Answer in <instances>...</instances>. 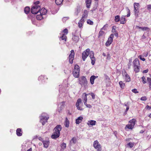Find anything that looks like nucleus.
I'll list each match as a JSON object with an SVG mask.
<instances>
[{
    "label": "nucleus",
    "instance_id": "nucleus-1",
    "mask_svg": "<svg viewBox=\"0 0 151 151\" xmlns=\"http://www.w3.org/2000/svg\"><path fill=\"white\" fill-rule=\"evenodd\" d=\"M61 129L62 127L60 125H57L54 129L55 132H53L51 136V137L54 139H56L58 138L60 136V131H61Z\"/></svg>",
    "mask_w": 151,
    "mask_h": 151
},
{
    "label": "nucleus",
    "instance_id": "nucleus-2",
    "mask_svg": "<svg viewBox=\"0 0 151 151\" xmlns=\"http://www.w3.org/2000/svg\"><path fill=\"white\" fill-rule=\"evenodd\" d=\"M78 35L79 33L77 30H75L74 32L73 33L72 40L74 43H77L79 41L80 38L78 36Z\"/></svg>",
    "mask_w": 151,
    "mask_h": 151
},
{
    "label": "nucleus",
    "instance_id": "nucleus-3",
    "mask_svg": "<svg viewBox=\"0 0 151 151\" xmlns=\"http://www.w3.org/2000/svg\"><path fill=\"white\" fill-rule=\"evenodd\" d=\"M40 6L39 5H35L32 7L31 9V13L33 14H36L39 12Z\"/></svg>",
    "mask_w": 151,
    "mask_h": 151
},
{
    "label": "nucleus",
    "instance_id": "nucleus-4",
    "mask_svg": "<svg viewBox=\"0 0 151 151\" xmlns=\"http://www.w3.org/2000/svg\"><path fill=\"white\" fill-rule=\"evenodd\" d=\"M87 81L84 76H82L79 78V83L81 85H83L85 86L87 84Z\"/></svg>",
    "mask_w": 151,
    "mask_h": 151
},
{
    "label": "nucleus",
    "instance_id": "nucleus-5",
    "mask_svg": "<svg viewBox=\"0 0 151 151\" xmlns=\"http://www.w3.org/2000/svg\"><path fill=\"white\" fill-rule=\"evenodd\" d=\"M135 122L136 120L134 119L130 120L129 122L130 124L127 125L125 128H127L129 129H132L135 125Z\"/></svg>",
    "mask_w": 151,
    "mask_h": 151
},
{
    "label": "nucleus",
    "instance_id": "nucleus-6",
    "mask_svg": "<svg viewBox=\"0 0 151 151\" xmlns=\"http://www.w3.org/2000/svg\"><path fill=\"white\" fill-rule=\"evenodd\" d=\"M93 146L94 148L96 149L98 151H101V146L97 140H96L94 141Z\"/></svg>",
    "mask_w": 151,
    "mask_h": 151
},
{
    "label": "nucleus",
    "instance_id": "nucleus-7",
    "mask_svg": "<svg viewBox=\"0 0 151 151\" xmlns=\"http://www.w3.org/2000/svg\"><path fill=\"white\" fill-rule=\"evenodd\" d=\"M114 37V34H111L110 37H109L108 40L105 44V45L107 47L109 46L112 43L113 40V38Z\"/></svg>",
    "mask_w": 151,
    "mask_h": 151
},
{
    "label": "nucleus",
    "instance_id": "nucleus-8",
    "mask_svg": "<svg viewBox=\"0 0 151 151\" xmlns=\"http://www.w3.org/2000/svg\"><path fill=\"white\" fill-rule=\"evenodd\" d=\"M71 53L69 55V63L72 64L73 62V60L74 59L75 53L73 50H71L70 51Z\"/></svg>",
    "mask_w": 151,
    "mask_h": 151
},
{
    "label": "nucleus",
    "instance_id": "nucleus-9",
    "mask_svg": "<svg viewBox=\"0 0 151 151\" xmlns=\"http://www.w3.org/2000/svg\"><path fill=\"white\" fill-rule=\"evenodd\" d=\"M89 55H90L89 57L91 59V64L93 65H94L95 61V58L94 56L93 52V51H91L89 52Z\"/></svg>",
    "mask_w": 151,
    "mask_h": 151
},
{
    "label": "nucleus",
    "instance_id": "nucleus-10",
    "mask_svg": "<svg viewBox=\"0 0 151 151\" xmlns=\"http://www.w3.org/2000/svg\"><path fill=\"white\" fill-rule=\"evenodd\" d=\"M122 75L124 79L127 81L129 82L130 81V77L126 71H125L123 72L122 73Z\"/></svg>",
    "mask_w": 151,
    "mask_h": 151
},
{
    "label": "nucleus",
    "instance_id": "nucleus-11",
    "mask_svg": "<svg viewBox=\"0 0 151 151\" xmlns=\"http://www.w3.org/2000/svg\"><path fill=\"white\" fill-rule=\"evenodd\" d=\"M79 72L80 71H79V70H74L73 72V76L75 78H78L79 76Z\"/></svg>",
    "mask_w": 151,
    "mask_h": 151
},
{
    "label": "nucleus",
    "instance_id": "nucleus-12",
    "mask_svg": "<svg viewBox=\"0 0 151 151\" xmlns=\"http://www.w3.org/2000/svg\"><path fill=\"white\" fill-rule=\"evenodd\" d=\"M134 66H139V61L138 59L136 58L133 62Z\"/></svg>",
    "mask_w": 151,
    "mask_h": 151
},
{
    "label": "nucleus",
    "instance_id": "nucleus-13",
    "mask_svg": "<svg viewBox=\"0 0 151 151\" xmlns=\"http://www.w3.org/2000/svg\"><path fill=\"white\" fill-rule=\"evenodd\" d=\"M134 14L136 17H138L139 15L138 13L139 12V8L134 7Z\"/></svg>",
    "mask_w": 151,
    "mask_h": 151
},
{
    "label": "nucleus",
    "instance_id": "nucleus-14",
    "mask_svg": "<svg viewBox=\"0 0 151 151\" xmlns=\"http://www.w3.org/2000/svg\"><path fill=\"white\" fill-rule=\"evenodd\" d=\"M81 9L79 6H77L75 9L74 14L76 16H77L79 13L80 12Z\"/></svg>",
    "mask_w": 151,
    "mask_h": 151
},
{
    "label": "nucleus",
    "instance_id": "nucleus-15",
    "mask_svg": "<svg viewBox=\"0 0 151 151\" xmlns=\"http://www.w3.org/2000/svg\"><path fill=\"white\" fill-rule=\"evenodd\" d=\"M47 10L45 8H43L41 9H40L39 10L40 13L43 15H45L47 12Z\"/></svg>",
    "mask_w": 151,
    "mask_h": 151
},
{
    "label": "nucleus",
    "instance_id": "nucleus-16",
    "mask_svg": "<svg viewBox=\"0 0 151 151\" xmlns=\"http://www.w3.org/2000/svg\"><path fill=\"white\" fill-rule=\"evenodd\" d=\"M44 147L45 148H47L49 146V142L48 141H42V142Z\"/></svg>",
    "mask_w": 151,
    "mask_h": 151
},
{
    "label": "nucleus",
    "instance_id": "nucleus-17",
    "mask_svg": "<svg viewBox=\"0 0 151 151\" xmlns=\"http://www.w3.org/2000/svg\"><path fill=\"white\" fill-rule=\"evenodd\" d=\"M89 54L88 53H86L85 52H83L82 54V58L83 61L85 60L86 59L88 56Z\"/></svg>",
    "mask_w": 151,
    "mask_h": 151
},
{
    "label": "nucleus",
    "instance_id": "nucleus-18",
    "mask_svg": "<svg viewBox=\"0 0 151 151\" xmlns=\"http://www.w3.org/2000/svg\"><path fill=\"white\" fill-rule=\"evenodd\" d=\"M40 119H48L49 118V117L48 116H46V114L45 113L42 114L41 116H40Z\"/></svg>",
    "mask_w": 151,
    "mask_h": 151
},
{
    "label": "nucleus",
    "instance_id": "nucleus-19",
    "mask_svg": "<svg viewBox=\"0 0 151 151\" xmlns=\"http://www.w3.org/2000/svg\"><path fill=\"white\" fill-rule=\"evenodd\" d=\"M16 134L18 136H21L22 135V130L20 128H18L16 130Z\"/></svg>",
    "mask_w": 151,
    "mask_h": 151
},
{
    "label": "nucleus",
    "instance_id": "nucleus-20",
    "mask_svg": "<svg viewBox=\"0 0 151 151\" xmlns=\"http://www.w3.org/2000/svg\"><path fill=\"white\" fill-rule=\"evenodd\" d=\"M96 122L94 120H90L88 122L87 124L88 125H91L93 126L95 125Z\"/></svg>",
    "mask_w": 151,
    "mask_h": 151
},
{
    "label": "nucleus",
    "instance_id": "nucleus-21",
    "mask_svg": "<svg viewBox=\"0 0 151 151\" xmlns=\"http://www.w3.org/2000/svg\"><path fill=\"white\" fill-rule=\"evenodd\" d=\"M83 117L82 116L78 117L76 120V123L77 124H79L82 121Z\"/></svg>",
    "mask_w": 151,
    "mask_h": 151
},
{
    "label": "nucleus",
    "instance_id": "nucleus-22",
    "mask_svg": "<svg viewBox=\"0 0 151 151\" xmlns=\"http://www.w3.org/2000/svg\"><path fill=\"white\" fill-rule=\"evenodd\" d=\"M61 148L60 150V151H63L66 148V144L64 143H62L60 145Z\"/></svg>",
    "mask_w": 151,
    "mask_h": 151
},
{
    "label": "nucleus",
    "instance_id": "nucleus-23",
    "mask_svg": "<svg viewBox=\"0 0 151 151\" xmlns=\"http://www.w3.org/2000/svg\"><path fill=\"white\" fill-rule=\"evenodd\" d=\"M95 76L93 75L91 76L90 78V82H91V84L92 85L94 83V81L95 79Z\"/></svg>",
    "mask_w": 151,
    "mask_h": 151
},
{
    "label": "nucleus",
    "instance_id": "nucleus-24",
    "mask_svg": "<svg viewBox=\"0 0 151 151\" xmlns=\"http://www.w3.org/2000/svg\"><path fill=\"white\" fill-rule=\"evenodd\" d=\"M88 95V94H86L85 93H83L82 96V98H83V101H87V96Z\"/></svg>",
    "mask_w": 151,
    "mask_h": 151
},
{
    "label": "nucleus",
    "instance_id": "nucleus-25",
    "mask_svg": "<svg viewBox=\"0 0 151 151\" xmlns=\"http://www.w3.org/2000/svg\"><path fill=\"white\" fill-rule=\"evenodd\" d=\"M126 22L125 18V16H122L120 20V23L121 24H124Z\"/></svg>",
    "mask_w": 151,
    "mask_h": 151
},
{
    "label": "nucleus",
    "instance_id": "nucleus-26",
    "mask_svg": "<svg viewBox=\"0 0 151 151\" xmlns=\"http://www.w3.org/2000/svg\"><path fill=\"white\" fill-rule=\"evenodd\" d=\"M91 0H86V7L87 8H89L91 3Z\"/></svg>",
    "mask_w": 151,
    "mask_h": 151
},
{
    "label": "nucleus",
    "instance_id": "nucleus-27",
    "mask_svg": "<svg viewBox=\"0 0 151 151\" xmlns=\"http://www.w3.org/2000/svg\"><path fill=\"white\" fill-rule=\"evenodd\" d=\"M134 70L136 73H138L139 71V66H134Z\"/></svg>",
    "mask_w": 151,
    "mask_h": 151
},
{
    "label": "nucleus",
    "instance_id": "nucleus-28",
    "mask_svg": "<svg viewBox=\"0 0 151 151\" xmlns=\"http://www.w3.org/2000/svg\"><path fill=\"white\" fill-rule=\"evenodd\" d=\"M88 16V12L87 10H85L83 14L82 15L83 17L86 18Z\"/></svg>",
    "mask_w": 151,
    "mask_h": 151
},
{
    "label": "nucleus",
    "instance_id": "nucleus-29",
    "mask_svg": "<svg viewBox=\"0 0 151 151\" xmlns=\"http://www.w3.org/2000/svg\"><path fill=\"white\" fill-rule=\"evenodd\" d=\"M134 142H129L127 144V145L128 147H129L130 148H132L134 146Z\"/></svg>",
    "mask_w": 151,
    "mask_h": 151
},
{
    "label": "nucleus",
    "instance_id": "nucleus-30",
    "mask_svg": "<svg viewBox=\"0 0 151 151\" xmlns=\"http://www.w3.org/2000/svg\"><path fill=\"white\" fill-rule=\"evenodd\" d=\"M30 8L28 6H27L24 8V11L26 14H28L29 12Z\"/></svg>",
    "mask_w": 151,
    "mask_h": 151
},
{
    "label": "nucleus",
    "instance_id": "nucleus-31",
    "mask_svg": "<svg viewBox=\"0 0 151 151\" xmlns=\"http://www.w3.org/2000/svg\"><path fill=\"white\" fill-rule=\"evenodd\" d=\"M43 15V14H40L37 15L36 17V18L38 20H41L43 18L42 17Z\"/></svg>",
    "mask_w": 151,
    "mask_h": 151
},
{
    "label": "nucleus",
    "instance_id": "nucleus-32",
    "mask_svg": "<svg viewBox=\"0 0 151 151\" xmlns=\"http://www.w3.org/2000/svg\"><path fill=\"white\" fill-rule=\"evenodd\" d=\"M63 0H55V3L58 5H60L62 3Z\"/></svg>",
    "mask_w": 151,
    "mask_h": 151
},
{
    "label": "nucleus",
    "instance_id": "nucleus-33",
    "mask_svg": "<svg viewBox=\"0 0 151 151\" xmlns=\"http://www.w3.org/2000/svg\"><path fill=\"white\" fill-rule=\"evenodd\" d=\"M77 142L76 138L75 137H73L70 140V142L71 143H73L74 144L76 143Z\"/></svg>",
    "mask_w": 151,
    "mask_h": 151
},
{
    "label": "nucleus",
    "instance_id": "nucleus-34",
    "mask_svg": "<svg viewBox=\"0 0 151 151\" xmlns=\"http://www.w3.org/2000/svg\"><path fill=\"white\" fill-rule=\"evenodd\" d=\"M69 122L68 119L66 118L65 122V126L66 127H68L69 126Z\"/></svg>",
    "mask_w": 151,
    "mask_h": 151
},
{
    "label": "nucleus",
    "instance_id": "nucleus-35",
    "mask_svg": "<svg viewBox=\"0 0 151 151\" xmlns=\"http://www.w3.org/2000/svg\"><path fill=\"white\" fill-rule=\"evenodd\" d=\"M60 38H61L63 40H64L65 41H66V36L64 34H63L61 37H60Z\"/></svg>",
    "mask_w": 151,
    "mask_h": 151
},
{
    "label": "nucleus",
    "instance_id": "nucleus-36",
    "mask_svg": "<svg viewBox=\"0 0 151 151\" xmlns=\"http://www.w3.org/2000/svg\"><path fill=\"white\" fill-rule=\"evenodd\" d=\"M82 100L81 99L79 98L78 99L76 103V106H78V105H79V104L81 102Z\"/></svg>",
    "mask_w": 151,
    "mask_h": 151
},
{
    "label": "nucleus",
    "instance_id": "nucleus-37",
    "mask_svg": "<svg viewBox=\"0 0 151 151\" xmlns=\"http://www.w3.org/2000/svg\"><path fill=\"white\" fill-rule=\"evenodd\" d=\"M119 84L120 85V87L122 88H124V87L125 86V84L124 83H123L122 81H120L119 83Z\"/></svg>",
    "mask_w": 151,
    "mask_h": 151
},
{
    "label": "nucleus",
    "instance_id": "nucleus-38",
    "mask_svg": "<svg viewBox=\"0 0 151 151\" xmlns=\"http://www.w3.org/2000/svg\"><path fill=\"white\" fill-rule=\"evenodd\" d=\"M120 16L119 15L116 16L115 17V21L116 22H118L120 21Z\"/></svg>",
    "mask_w": 151,
    "mask_h": 151
},
{
    "label": "nucleus",
    "instance_id": "nucleus-39",
    "mask_svg": "<svg viewBox=\"0 0 151 151\" xmlns=\"http://www.w3.org/2000/svg\"><path fill=\"white\" fill-rule=\"evenodd\" d=\"M48 119H40V122L42 123V124L43 125L44 124L47 122Z\"/></svg>",
    "mask_w": 151,
    "mask_h": 151
},
{
    "label": "nucleus",
    "instance_id": "nucleus-40",
    "mask_svg": "<svg viewBox=\"0 0 151 151\" xmlns=\"http://www.w3.org/2000/svg\"><path fill=\"white\" fill-rule=\"evenodd\" d=\"M104 34V31L100 30L99 33L98 37H100L103 36Z\"/></svg>",
    "mask_w": 151,
    "mask_h": 151
},
{
    "label": "nucleus",
    "instance_id": "nucleus-41",
    "mask_svg": "<svg viewBox=\"0 0 151 151\" xmlns=\"http://www.w3.org/2000/svg\"><path fill=\"white\" fill-rule=\"evenodd\" d=\"M74 70H79L80 71V68L79 66L78 65H76L74 66Z\"/></svg>",
    "mask_w": 151,
    "mask_h": 151
},
{
    "label": "nucleus",
    "instance_id": "nucleus-42",
    "mask_svg": "<svg viewBox=\"0 0 151 151\" xmlns=\"http://www.w3.org/2000/svg\"><path fill=\"white\" fill-rule=\"evenodd\" d=\"M141 29L143 31L145 30L148 32H149L150 30V29L147 27H142Z\"/></svg>",
    "mask_w": 151,
    "mask_h": 151
},
{
    "label": "nucleus",
    "instance_id": "nucleus-43",
    "mask_svg": "<svg viewBox=\"0 0 151 151\" xmlns=\"http://www.w3.org/2000/svg\"><path fill=\"white\" fill-rule=\"evenodd\" d=\"M134 7L139 8V3H134Z\"/></svg>",
    "mask_w": 151,
    "mask_h": 151
},
{
    "label": "nucleus",
    "instance_id": "nucleus-44",
    "mask_svg": "<svg viewBox=\"0 0 151 151\" xmlns=\"http://www.w3.org/2000/svg\"><path fill=\"white\" fill-rule=\"evenodd\" d=\"M89 95H90L91 96H92V99H95V94L93 93H88Z\"/></svg>",
    "mask_w": 151,
    "mask_h": 151
},
{
    "label": "nucleus",
    "instance_id": "nucleus-45",
    "mask_svg": "<svg viewBox=\"0 0 151 151\" xmlns=\"http://www.w3.org/2000/svg\"><path fill=\"white\" fill-rule=\"evenodd\" d=\"M87 23L90 25H93V22L90 19H88L87 20Z\"/></svg>",
    "mask_w": 151,
    "mask_h": 151
},
{
    "label": "nucleus",
    "instance_id": "nucleus-46",
    "mask_svg": "<svg viewBox=\"0 0 151 151\" xmlns=\"http://www.w3.org/2000/svg\"><path fill=\"white\" fill-rule=\"evenodd\" d=\"M147 9L149 12L151 11V4H149L147 5Z\"/></svg>",
    "mask_w": 151,
    "mask_h": 151
},
{
    "label": "nucleus",
    "instance_id": "nucleus-47",
    "mask_svg": "<svg viewBox=\"0 0 151 151\" xmlns=\"http://www.w3.org/2000/svg\"><path fill=\"white\" fill-rule=\"evenodd\" d=\"M142 81L144 84H145L146 83V81H145V76H142Z\"/></svg>",
    "mask_w": 151,
    "mask_h": 151
},
{
    "label": "nucleus",
    "instance_id": "nucleus-48",
    "mask_svg": "<svg viewBox=\"0 0 151 151\" xmlns=\"http://www.w3.org/2000/svg\"><path fill=\"white\" fill-rule=\"evenodd\" d=\"M141 100L142 101H146L147 99V97L145 96L142 97L141 98Z\"/></svg>",
    "mask_w": 151,
    "mask_h": 151
},
{
    "label": "nucleus",
    "instance_id": "nucleus-49",
    "mask_svg": "<svg viewBox=\"0 0 151 151\" xmlns=\"http://www.w3.org/2000/svg\"><path fill=\"white\" fill-rule=\"evenodd\" d=\"M83 23L82 22H79L78 23V27L80 28H81L83 25Z\"/></svg>",
    "mask_w": 151,
    "mask_h": 151
},
{
    "label": "nucleus",
    "instance_id": "nucleus-50",
    "mask_svg": "<svg viewBox=\"0 0 151 151\" xmlns=\"http://www.w3.org/2000/svg\"><path fill=\"white\" fill-rule=\"evenodd\" d=\"M76 107L77 108V109L80 110H83V109L79 105H78V106H76Z\"/></svg>",
    "mask_w": 151,
    "mask_h": 151
},
{
    "label": "nucleus",
    "instance_id": "nucleus-51",
    "mask_svg": "<svg viewBox=\"0 0 151 151\" xmlns=\"http://www.w3.org/2000/svg\"><path fill=\"white\" fill-rule=\"evenodd\" d=\"M63 32L66 34H67L68 33V29L67 28L64 29L63 30Z\"/></svg>",
    "mask_w": 151,
    "mask_h": 151
},
{
    "label": "nucleus",
    "instance_id": "nucleus-52",
    "mask_svg": "<svg viewBox=\"0 0 151 151\" xmlns=\"http://www.w3.org/2000/svg\"><path fill=\"white\" fill-rule=\"evenodd\" d=\"M132 91L135 93H138V92L137 91L136 89H134L132 90Z\"/></svg>",
    "mask_w": 151,
    "mask_h": 151
},
{
    "label": "nucleus",
    "instance_id": "nucleus-53",
    "mask_svg": "<svg viewBox=\"0 0 151 151\" xmlns=\"http://www.w3.org/2000/svg\"><path fill=\"white\" fill-rule=\"evenodd\" d=\"M114 27H116L114 26H113L112 28V32H113L114 33L116 32V30L114 28Z\"/></svg>",
    "mask_w": 151,
    "mask_h": 151
},
{
    "label": "nucleus",
    "instance_id": "nucleus-54",
    "mask_svg": "<svg viewBox=\"0 0 151 151\" xmlns=\"http://www.w3.org/2000/svg\"><path fill=\"white\" fill-rule=\"evenodd\" d=\"M84 52H85L86 53H88L89 55V52H90V50L89 49H87Z\"/></svg>",
    "mask_w": 151,
    "mask_h": 151
},
{
    "label": "nucleus",
    "instance_id": "nucleus-55",
    "mask_svg": "<svg viewBox=\"0 0 151 151\" xmlns=\"http://www.w3.org/2000/svg\"><path fill=\"white\" fill-rule=\"evenodd\" d=\"M128 14L127 15V17H128L130 16V10L129 9H128Z\"/></svg>",
    "mask_w": 151,
    "mask_h": 151
},
{
    "label": "nucleus",
    "instance_id": "nucleus-56",
    "mask_svg": "<svg viewBox=\"0 0 151 151\" xmlns=\"http://www.w3.org/2000/svg\"><path fill=\"white\" fill-rule=\"evenodd\" d=\"M147 81L149 83H151V78L149 77L147 78Z\"/></svg>",
    "mask_w": 151,
    "mask_h": 151
},
{
    "label": "nucleus",
    "instance_id": "nucleus-57",
    "mask_svg": "<svg viewBox=\"0 0 151 151\" xmlns=\"http://www.w3.org/2000/svg\"><path fill=\"white\" fill-rule=\"evenodd\" d=\"M139 58L140 60L143 61H145V58L142 57V55H140L139 56Z\"/></svg>",
    "mask_w": 151,
    "mask_h": 151
},
{
    "label": "nucleus",
    "instance_id": "nucleus-58",
    "mask_svg": "<svg viewBox=\"0 0 151 151\" xmlns=\"http://www.w3.org/2000/svg\"><path fill=\"white\" fill-rule=\"evenodd\" d=\"M108 27V25L107 24H105V25H104L103 27L101 29H102L105 30V28L106 27Z\"/></svg>",
    "mask_w": 151,
    "mask_h": 151
},
{
    "label": "nucleus",
    "instance_id": "nucleus-59",
    "mask_svg": "<svg viewBox=\"0 0 151 151\" xmlns=\"http://www.w3.org/2000/svg\"><path fill=\"white\" fill-rule=\"evenodd\" d=\"M84 17H82V18L80 20L79 22H82L83 23H84Z\"/></svg>",
    "mask_w": 151,
    "mask_h": 151
},
{
    "label": "nucleus",
    "instance_id": "nucleus-60",
    "mask_svg": "<svg viewBox=\"0 0 151 151\" xmlns=\"http://www.w3.org/2000/svg\"><path fill=\"white\" fill-rule=\"evenodd\" d=\"M145 108L147 109L150 110L151 109V107L148 105H147L146 106Z\"/></svg>",
    "mask_w": 151,
    "mask_h": 151
},
{
    "label": "nucleus",
    "instance_id": "nucleus-61",
    "mask_svg": "<svg viewBox=\"0 0 151 151\" xmlns=\"http://www.w3.org/2000/svg\"><path fill=\"white\" fill-rule=\"evenodd\" d=\"M68 17H64L63 19V22L65 21L67 19H68Z\"/></svg>",
    "mask_w": 151,
    "mask_h": 151
},
{
    "label": "nucleus",
    "instance_id": "nucleus-62",
    "mask_svg": "<svg viewBox=\"0 0 151 151\" xmlns=\"http://www.w3.org/2000/svg\"><path fill=\"white\" fill-rule=\"evenodd\" d=\"M131 63H129L128 64V69H130V67L131 65Z\"/></svg>",
    "mask_w": 151,
    "mask_h": 151
},
{
    "label": "nucleus",
    "instance_id": "nucleus-63",
    "mask_svg": "<svg viewBox=\"0 0 151 151\" xmlns=\"http://www.w3.org/2000/svg\"><path fill=\"white\" fill-rule=\"evenodd\" d=\"M40 3V2L39 1H37L34 3L35 4V5H37L39 4Z\"/></svg>",
    "mask_w": 151,
    "mask_h": 151
},
{
    "label": "nucleus",
    "instance_id": "nucleus-64",
    "mask_svg": "<svg viewBox=\"0 0 151 151\" xmlns=\"http://www.w3.org/2000/svg\"><path fill=\"white\" fill-rule=\"evenodd\" d=\"M87 107L89 108H91L92 107L91 106L90 104H88L86 106Z\"/></svg>",
    "mask_w": 151,
    "mask_h": 151
}]
</instances>
